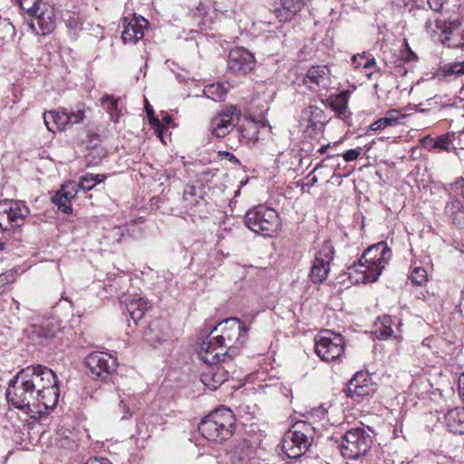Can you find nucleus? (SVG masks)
Returning <instances> with one entry per match:
<instances>
[{"label": "nucleus", "mask_w": 464, "mask_h": 464, "mask_svg": "<svg viewBox=\"0 0 464 464\" xmlns=\"http://www.w3.org/2000/svg\"><path fill=\"white\" fill-rule=\"evenodd\" d=\"M84 363L93 379L104 380L117 369L116 359L109 353L101 352L90 353Z\"/></svg>", "instance_id": "obj_10"}, {"label": "nucleus", "mask_w": 464, "mask_h": 464, "mask_svg": "<svg viewBox=\"0 0 464 464\" xmlns=\"http://www.w3.org/2000/svg\"><path fill=\"white\" fill-rule=\"evenodd\" d=\"M334 256V246L325 242L316 254L311 268L310 278L313 283L321 284L326 279Z\"/></svg>", "instance_id": "obj_16"}, {"label": "nucleus", "mask_w": 464, "mask_h": 464, "mask_svg": "<svg viewBox=\"0 0 464 464\" xmlns=\"http://www.w3.org/2000/svg\"><path fill=\"white\" fill-rule=\"evenodd\" d=\"M364 57H365L364 53L353 55V63L354 67L358 68L360 66H362V63H361V60L364 59Z\"/></svg>", "instance_id": "obj_52"}, {"label": "nucleus", "mask_w": 464, "mask_h": 464, "mask_svg": "<svg viewBox=\"0 0 464 464\" xmlns=\"http://www.w3.org/2000/svg\"><path fill=\"white\" fill-rule=\"evenodd\" d=\"M241 139L246 142L257 140V126L256 122L248 121L246 124L240 125L237 129Z\"/></svg>", "instance_id": "obj_33"}, {"label": "nucleus", "mask_w": 464, "mask_h": 464, "mask_svg": "<svg viewBox=\"0 0 464 464\" xmlns=\"http://www.w3.org/2000/svg\"><path fill=\"white\" fill-rule=\"evenodd\" d=\"M392 257V250L385 242H379L368 247L362 258L374 269L375 272L369 277L370 280H377L382 269Z\"/></svg>", "instance_id": "obj_14"}, {"label": "nucleus", "mask_w": 464, "mask_h": 464, "mask_svg": "<svg viewBox=\"0 0 464 464\" xmlns=\"http://www.w3.org/2000/svg\"><path fill=\"white\" fill-rule=\"evenodd\" d=\"M247 333L248 328L239 319H227L202 341L198 357L204 362H225L239 353L247 340Z\"/></svg>", "instance_id": "obj_2"}, {"label": "nucleus", "mask_w": 464, "mask_h": 464, "mask_svg": "<svg viewBox=\"0 0 464 464\" xmlns=\"http://www.w3.org/2000/svg\"><path fill=\"white\" fill-rule=\"evenodd\" d=\"M29 208L22 202L17 200L0 201V227L3 230H8L5 221L11 224V227L20 226L29 215Z\"/></svg>", "instance_id": "obj_13"}, {"label": "nucleus", "mask_w": 464, "mask_h": 464, "mask_svg": "<svg viewBox=\"0 0 464 464\" xmlns=\"http://www.w3.org/2000/svg\"><path fill=\"white\" fill-rule=\"evenodd\" d=\"M457 185H459L462 188V196L464 198V179L460 178L456 182Z\"/></svg>", "instance_id": "obj_59"}, {"label": "nucleus", "mask_w": 464, "mask_h": 464, "mask_svg": "<svg viewBox=\"0 0 464 464\" xmlns=\"http://www.w3.org/2000/svg\"><path fill=\"white\" fill-rule=\"evenodd\" d=\"M445 421L450 432L464 434V407L449 411L445 415Z\"/></svg>", "instance_id": "obj_26"}, {"label": "nucleus", "mask_w": 464, "mask_h": 464, "mask_svg": "<svg viewBox=\"0 0 464 464\" xmlns=\"http://www.w3.org/2000/svg\"><path fill=\"white\" fill-rule=\"evenodd\" d=\"M14 280V274L12 271L0 275V286L5 285Z\"/></svg>", "instance_id": "obj_48"}, {"label": "nucleus", "mask_w": 464, "mask_h": 464, "mask_svg": "<svg viewBox=\"0 0 464 464\" xmlns=\"http://www.w3.org/2000/svg\"><path fill=\"white\" fill-rule=\"evenodd\" d=\"M228 155L230 156V159H229V160H230L231 161H235V162H237V161H238V160H237V159L234 155H230L229 153H228Z\"/></svg>", "instance_id": "obj_62"}, {"label": "nucleus", "mask_w": 464, "mask_h": 464, "mask_svg": "<svg viewBox=\"0 0 464 464\" xmlns=\"http://www.w3.org/2000/svg\"><path fill=\"white\" fill-rule=\"evenodd\" d=\"M86 464H111V462L107 459L92 458L86 462Z\"/></svg>", "instance_id": "obj_51"}, {"label": "nucleus", "mask_w": 464, "mask_h": 464, "mask_svg": "<svg viewBox=\"0 0 464 464\" xmlns=\"http://www.w3.org/2000/svg\"><path fill=\"white\" fill-rule=\"evenodd\" d=\"M68 27H70L72 30H77L78 29V23L74 19H69L67 22Z\"/></svg>", "instance_id": "obj_55"}, {"label": "nucleus", "mask_w": 464, "mask_h": 464, "mask_svg": "<svg viewBox=\"0 0 464 464\" xmlns=\"http://www.w3.org/2000/svg\"><path fill=\"white\" fill-rule=\"evenodd\" d=\"M330 147L329 144L327 145H323L321 146V148L318 150V152H320L321 154H324L327 151V149Z\"/></svg>", "instance_id": "obj_60"}, {"label": "nucleus", "mask_w": 464, "mask_h": 464, "mask_svg": "<svg viewBox=\"0 0 464 464\" xmlns=\"http://www.w3.org/2000/svg\"><path fill=\"white\" fill-rule=\"evenodd\" d=\"M59 397L56 374L41 364L20 370L10 381L6 390V399L10 404L39 414L53 410Z\"/></svg>", "instance_id": "obj_1"}, {"label": "nucleus", "mask_w": 464, "mask_h": 464, "mask_svg": "<svg viewBox=\"0 0 464 464\" xmlns=\"http://www.w3.org/2000/svg\"><path fill=\"white\" fill-rule=\"evenodd\" d=\"M75 187H76V185L71 183V184L63 186L62 188L59 190L62 193V195L66 196L67 201H69L70 203H71V199H72L75 197V194H76Z\"/></svg>", "instance_id": "obj_45"}, {"label": "nucleus", "mask_w": 464, "mask_h": 464, "mask_svg": "<svg viewBox=\"0 0 464 464\" xmlns=\"http://www.w3.org/2000/svg\"><path fill=\"white\" fill-rule=\"evenodd\" d=\"M350 93L348 91H343L337 94L330 95L325 100H323V103L330 107L336 114L339 119L346 121L349 118L348 115V102Z\"/></svg>", "instance_id": "obj_23"}, {"label": "nucleus", "mask_w": 464, "mask_h": 464, "mask_svg": "<svg viewBox=\"0 0 464 464\" xmlns=\"http://www.w3.org/2000/svg\"><path fill=\"white\" fill-rule=\"evenodd\" d=\"M244 222L251 231L263 237H270L279 225L277 212L265 205H257L248 209Z\"/></svg>", "instance_id": "obj_4"}, {"label": "nucleus", "mask_w": 464, "mask_h": 464, "mask_svg": "<svg viewBox=\"0 0 464 464\" xmlns=\"http://www.w3.org/2000/svg\"><path fill=\"white\" fill-rule=\"evenodd\" d=\"M105 179L106 176L102 174L87 173L81 177L78 187L83 191H88L93 188L100 182L103 181Z\"/></svg>", "instance_id": "obj_32"}, {"label": "nucleus", "mask_w": 464, "mask_h": 464, "mask_svg": "<svg viewBox=\"0 0 464 464\" xmlns=\"http://www.w3.org/2000/svg\"><path fill=\"white\" fill-rule=\"evenodd\" d=\"M85 118L83 107H78L75 110L58 108L57 110L44 113V121L46 129L53 133L56 130L63 131L71 129L73 125L83 122Z\"/></svg>", "instance_id": "obj_5"}, {"label": "nucleus", "mask_w": 464, "mask_h": 464, "mask_svg": "<svg viewBox=\"0 0 464 464\" xmlns=\"http://www.w3.org/2000/svg\"><path fill=\"white\" fill-rule=\"evenodd\" d=\"M430 7L434 11H440L442 8V0H428Z\"/></svg>", "instance_id": "obj_50"}, {"label": "nucleus", "mask_w": 464, "mask_h": 464, "mask_svg": "<svg viewBox=\"0 0 464 464\" xmlns=\"http://www.w3.org/2000/svg\"><path fill=\"white\" fill-rule=\"evenodd\" d=\"M289 430L291 437L297 440L298 445L302 446L303 450H308L315 434V429L312 424L306 421H297Z\"/></svg>", "instance_id": "obj_22"}, {"label": "nucleus", "mask_w": 464, "mask_h": 464, "mask_svg": "<svg viewBox=\"0 0 464 464\" xmlns=\"http://www.w3.org/2000/svg\"><path fill=\"white\" fill-rule=\"evenodd\" d=\"M325 121L324 111L317 106L311 105L302 111L300 123L307 130L309 129L314 131L321 130Z\"/></svg>", "instance_id": "obj_20"}, {"label": "nucleus", "mask_w": 464, "mask_h": 464, "mask_svg": "<svg viewBox=\"0 0 464 464\" xmlns=\"http://www.w3.org/2000/svg\"><path fill=\"white\" fill-rule=\"evenodd\" d=\"M219 362H205L208 366L200 376L202 383L212 391L217 390L228 379V371Z\"/></svg>", "instance_id": "obj_19"}, {"label": "nucleus", "mask_w": 464, "mask_h": 464, "mask_svg": "<svg viewBox=\"0 0 464 464\" xmlns=\"http://www.w3.org/2000/svg\"><path fill=\"white\" fill-rule=\"evenodd\" d=\"M143 339L153 347L168 342L170 339L169 324L162 319L153 320L144 331Z\"/></svg>", "instance_id": "obj_18"}, {"label": "nucleus", "mask_w": 464, "mask_h": 464, "mask_svg": "<svg viewBox=\"0 0 464 464\" xmlns=\"http://www.w3.org/2000/svg\"><path fill=\"white\" fill-rule=\"evenodd\" d=\"M302 82L309 92L326 96L333 83L331 70L327 65H313L303 75Z\"/></svg>", "instance_id": "obj_9"}, {"label": "nucleus", "mask_w": 464, "mask_h": 464, "mask_svg": "<svg viewBox=\"0 0 464 464\" xmlns=\"http://www.w3.org/2000/svg\"><path fill=\"white\" fill-rule=\"evenodd\" d=\"M433 32L440 36L443 45L450 48H460L464 51V25L459 18L445 21L436 19Z\"/></svg>", "instance_id": "obj_8"}, {"label": "nucleus", "mask_w": 464, "mask_h": 464, "mask_svg": "<svg viewBox=\"0 0 464 464\" xmlns=\"http://www.w3.org/2000/svg\"><path fill=\"white\" fill-rule=\"evenodd\" d=\"M278 16L284 20H289L295 15L304 6L303 0H279Z\"/></svg>", "instance_id": "obj_29"}, {"label": "nucleus", "mask_w": 464, "mask_h": 464, "mask_svg": "<svg viewBox=\"0 0 464 464\" xmlns=\"http://www.w3.org/2000/svg\"><path fill=\"white\" fill-rule=\"evenodd\" d=\"M361 154V149H352V150H348L344 154H343V160L345 161H353V160H355Z\"/></svg>", "instance_id": "obj_46"}, {"label": "nucleus", "mask_w": 464, "mask_h": 464, "mask_svg": "<svg viewBox=\"0 0 464 464\" xmlns=\"http://www.w3.org/2000/svg\"><path fill=\"white\" fill-rule=\"evenodd\" d=\"M227 92V88L225 87L224 83H213L206 86L204 90L205 95L213 100V101H220L224 99Z\"/></svg>", "instance_id": "obj_34"}, {"label": "nucleus", "mask_w": 464, "mask_h": 464, "mask_svg": "<svg viewBox=\"0 0 464 464\" xmlns=\"http://www.w3.org/2000/svg\"><path fill=\"white\" fill-rule=\"evenodd\" d=\"M146 102V112L148 119L152 125H160V121L154 117V111L151 106L149 105L148 101L145 100Z\"/></svg>", "instance_id": "obj_47"}, {"label": "nucleus", "mask_w": 464, "mask_h": 464, "mask_svg": "<svg viewBox=\"0 0 464 464\" xmlns=\"http://www.w3.org/2000/svg\"><path fill=\"white\" fill-rule=\"evenodd\" d=\"M126 230V228L122 227H115L113 228V231L112 233L115 235V236H120V237H123L124 236V231Z\"/></svg>", "instance_id": "obj_54"}, {"label": "nucleus", "mask_w": 464, "mask_h": 464, "mask_svg": "<svg viewBox=\"0 0 464 464\" xmlns=\"http://www.w3.org/2000/svg\"><path fill=\"white\" fill-rule=\"evenodd\" d=\"M53 335H54V333H53V332L49 331V330H48V331H44V330L43 329V336H44V338H52Z\"/></svg>", "instance_id": "obj_58"}, {"label": "nucleus", "mask_w": 464, "mask_h": 464, "mask_svg": "<svg viewBox=\"0 0 464 464\" xmlns=\"http://www.w3.org/2000/svg\"><path fill=\"white\" fill-rule=\"evenodd\" d=\"M234 427L232 411L222 407L206 416L198 424V430L208 440L221 443L232 436Z\"/></svg>", "instance_id": "obj_3"}, {"label": "nucleus", "mask_w": 464, "mask_h": 464, "mask_svg": "<svg viewBox=\"0 0 464 464\" xmlns=\"http://www.w3.org/2000/svg\"><path fill=\"white\" fill-rule=\"evenodd\" d=\"M314 350L323 361H334L343 353V337L329 330L323 331L314 339Z\"/></svg>", "instance_id": "obj_7"}, {"label": "nucleus", "mask_w": 464, "mask_h": 464, "mask_svg": "<svg viewBox=\"0 0 464 464\" xmlns=\"http://www.w3.org/2000/svg\"><path fill=\"white\" fill-rule=\"evenodd\" d=\"M402 114H400L396 110H390L384 118H391L394 120V125L397 124L400 118H403Z\"/></svg>", "instance_id": "obj_49"}, {"label": "nucleus", "mask_w": 464, "mask_h": 464, "mask_svg": "<svg viewBox=\"0 0 464 464\" xmlns=\"http://www.w3.org/2000/svg\"><path fill=\"white\" fill-rule=\"evenodd\" d=\"M52 201L54 205L57 206L58 209L63 213H72V208L71 203L67 201L66 196L62 195L60 191H57L56 194L52 198Z\"/></svg>", "instance_id": "obj_37"}, {"label": "nucleus", "mask_w": 464, "mask_h": 464, "mask_svg": "<svg viewBox=\"0 0 464 464\" xmlns=\"http://www.w3.org/2000/svg\"><path fill=\"white\" fill-rule=\"evenodd\" d=\"M450 143V140L449 135H441L435 140L433 149H439L440 150L449 151Z\"/></svg>", "instance_id": "obj_44"}, {"label": "nucleus", "mask_w": 464, "mask_h": 464, "mask_svg": "<svg viewBox=\"0 0 464 464\" xmlns=\"http://www.w3.org/2000/svg\"><path fill=\"white\" fill-rule=\"evenodd\" d=\"M115 413L120 416L121 420H129L131 418L132 412L130 411L129 402L125 398L120 397Z\"/></svg>", "instance_id": "obj_39"}, {"label": "nucleus", "mask_w": 464, "mask_h": 464, "mask_svg": "<svg viewBox=\"0 0 464 464\" xmlns=\"http://www.w3.org/2000/svg\"><path fill=\"white\" fill-rule=\"evenodd\" d=\"M298 444L297 440L291 437L290 430H288L282 440V450L289 459H297L307 451Z\"/></svg>", "instance_id": "obj_28"}, {"label": "nucleus", "mask_w": 464, "mask_h": 464, "mask_svg": "<svg viewBox=\"0 0 464 464\" xmlns=\"http://www.w3.org/2000/svg\"><path fill=\"white\" fill-rule=\"evenodd\" d=\"M21 8L26 11L30 15L33 13H37V10L44 5L45 3L40 0H16Z\"/></svg>", "instance_id": "obj_38"}, {"label": "nucleus", "mask_w": 464, "mask_h": 464, "mask_svg": "<svg viewBox=\"0 0 464 464\" xmlns=\"http://www.w3.org/2000/svg\"><path fill=\"white\" fill-rule=\"evenodd\" d=\"M31 16L33 19L28 26L34 34L46 35L54 29V12L47 4L42 5L37 13H33Z\"/></svg>", "instance_id": "obj_17"}, {"label": "nucleus", "mask_w": 464, "mask_h": 464, "mask_svg": "<svg viewBox=\"0 0 464 464\" xmlns=\"http://www.w3.org/2000/svg\"><path fill=\"white\" fill-rule=\"evenodd\" d=\"M377 391V384L372 382L368 374L358 372L350 380L345 392L347 397L360 403L372 398Z\"/></svg>", "instance_id": "obj_12"}, {"label": "nucleus", "mask_w": 464, "mask_h": 464, "mask_svg": "<svg viewBox=\"0 0 464 464\" xmlns=\"http://www.w3.org/2000/svg\"><path fill=\"white\" fill-rule=\"evenodd\" d=\"M251 449L247 441L244 440L237 445L231 453V464H250Z\"/></svg>", "instance_id": "obj_30"}, {"label": "nucleus", "mask_w": 464, "mask_h": 464, "mask_svg": "<svg viewBox=\"0 0 464 464\" xmlns=\"http://www.w3.org/2000/svg\"><path fill=\"white\" fill-rule=\"evenodd\" d=\"M123 303L125 304V309L135 323L140 320L150 308L149 302L141 297L130 300L125 299Z\"/></svg>", "instance_id": "obj_27"}, {"label": "nucleus", "mask_w": 464, "mask_h": 464, "mask_svg": "<svg viewBox=\"0 0 464 464\" xmlns=\"http://www.w3.org/2000/svg\"><path fill=\"white\" fill-rule=\"evenodd\" d=\"M389 126H394V120L383 117L372 123L369 129L372 130H381Z\"/></svg>", "instance_id": "obj_42"}, {"label": "nucleus", "mask_w": 464, "mask_h": 464, "mask_svg": "<svg viewBox=\"0 0 464 464\" xmlns=\"http://www.w3.org/2000/svg\"><path fill=\"white\" fill-rule=\"evenodd\" d=\"M241 111L236 106H226L210 121L209 129L218 138L227 135L238 123Z\"/></svg>", "instance_id": "obj_11"}, {"label": "nucleus", "mask_w": 464, "mask_h": 464, "mask_svg": "<svg viewBox=\"0 0 464 464\" xmlns=\"http://www.w3.org/2000/svg\"><path fill=\"white\" fill-rule=\"evenodd\" d=\"M148 21L143 17L134 16L130 22L123 19V31L121 33V39L125 44L137 43L144 35V29L147 28Z\"/></svg>", "instance_id": "obj_21"}, {"label": "nucleus", "mask_w": 464, "mask_h": 464, "mask_svg": "<svg viewBox=\"0 0 464 464\" xmlns=\"http://www.w3.org/2000/svg\"><path fill=\"white\" fill-rule=\"evenodd\" d=\"M4 246L5 244L3 242L0 241V250H3L4 249Z\"/></svg>", "instance_id": "obj_64"}, {"label": "nucleus", "mask_w": 464, "mask_h": 464, "mask_svg": "<svg viewBox=\"0 0 464 464\" xmlns=\"http://www.w3.org/2000/svg\"><path fill=\"white\" fill-rule=\"evenodd\" d=\"M206 187L201 180L188 184L183 191V199L188 206H198L205 203Z\"/></svg>", "instance_id": "obj_25"}, {"label": "nucleus", "mask_w": 464, "mask_h": 464, "mask_svg": "<svg viewBox=\"0 0 464 464\" xmlns=\"http://www.w3.org/2000/svg\"><path fill=\"white\" fill-rule=\"evenodd\" d=\"M464 74V62L447 63L441 66L438 72L437 76H446V75H461Z\"/></svg>", "instance_id": "obj_35"}, {"label": "nucleus", "mask_w": 464, "mask_h": 464, "mask_svg": "<svg viewBox=\"0 0 464 464\" xmlns=\"http://www.w3.org/2000/svg\"><path fill=\"white\" fill-rule=\"evenodd\" d=\"M459 393L464 401V376H463V380L459 381Z\"/></svg>", "instance_id": "obj_57"}, {"label": "nucleus", "mask_w": 464, "mask_h": 464, "mask_svg": "<svg viewBox=\"0 0 464 464\" xmlns=\"http://www.w3.org/2000/svg\"><path fill=\"white\" fill-rule=\"evenodd\" d=\"M328 407L325 404H322L318 407L313 408L310 411V415L313 419L323 420L327 419Z\"/></svg>", "instance_id": "obj_43"}, {"label": "nucleus", "mask_w": 464, "mask_h": 464, "mask_svg": "<svg viewBox=\"0 0 464 464\" xmlns=\"http://www.w3.org/2000/svg\"><path fill=\"white\" fill-rule=\"evenodd\" d=\"M227 70L235 75H246L256 65L255 56L244 47L231 49L227 55Z\"/></svg>", "instance_id": "obj_15"}, {"label": "nucleus", "mask_w": 464, "mask_h": 464, "mask_svg": "<svg viewBox=\"0 0 464 464\" xmlns=\"http://www.w3.org/2000/svg\"><path fill=\"white\" fill-rule=\"evenodd\" d=\"M364 59L366 60L364 63H362V67L363 68H371L372 66H374L376 64V62H375V59L374 57L371 56V57H364Z\"/></svg>", "instance_id": "obj_53"}, {"label": "nucleus", "mask_w": 464, "mask_h": 464, "mask_svg": "<svg viewBox=\"0 0 464 464\" xmlns=\"http://www.w3.org/2000/svg\"><path fill=\"white\" fill-rule=\"evenodd\" d=\"M411 281L416 285H423L427 280V272L422 267H415L411 274Z\"/></svg>", "instance_id": "obj_40"}, {"label": "nucleus", "mask_w": 464, "mask_h": 464, "mask_svg": "<svg viewBox=\"0 0 464 464\" xmlns=\"http://www.w3.org/2000/svg\"><path fill=\"white\" fill-rule=\"evenodd\" d=\"M101 101L102 103L105 106L106 111L111 114L112 119L115 117V115L116 117H118V101L114 100L112 97L109 95H104Z\"/></svg>", "instance_id": "obj_41"}, {"label": "nucleus", "mask_w": 464, "mask_h": 464, "mask_svg": "<svg viewBox=\"0 0 464 464\" xmlns=\"http://www.w3.org/2000/svg\"><path fill=\"white\" fill-rule=\"evenodd\" d=\"M445 211L454 224L461 225L464 223V206L459 199L455 198L448 203Z\"/></svg>", "instance_id": "obj_31"}, {"label": "nucleus", "mask_w": 464, "mask_h": 464, "mask_svg": "<svg viewBox=\"0 0 464 464\" xmlns=\"http://www.w3.org/2000/svg\"><path fill=\"white\" fill-rule=\"evenodd\" d=\"M316 182H317V178H316V177H314V178L312 179V180H311L310 186L314 185Z\"/></svg>", "instance_id": "obj_61"}, {"label": "nucleus", "mask_w": 464, "mask_h": 464, "mask_svg": "<svg viewBox=\"0 0 464 464\" xmlns=\"http://www.w3.org/2000/svg\"><path fill=\"white\" fill-rule=\"evenodd\" d=\"M392 318L388 315L381 319L382 326L375 330V334L378 339L387 340L393 334V330L391 327Z\"/></svg>", "instance_id": "obj_36"}, {"label": "nucleus", "mask_w": 464, "mask_h": 464, "mask_svg": "<svg viewBox=\"0 0 464 464\" xmlns=\"http://www.w3.org/2000/svg\"><path fill=\"white\" fill-rule=\"evenodd\" d=\"M372 437L362 429H352L343 436L341 454L347 459H358L372 447Z\"/></svg>", "instance_id": "obj_6"}, {"label": "nucleus", "mask_w": 464, "mask_h": 464, "mask_svg": "<svg viewBox=\"0 0 464 464\" xmlns=\"http://www.w3.org/2000/svg\"><path fill=\"white\" fill-rule=\"evenodd\" d=\"M416 55L415 53L411 51V50H408L407 53H406V55H405V59L407 61H411V60H413V59H416Z\"/></svg>", "instance_id": "obj_56"}, {"label": "nucleus", "mask_w": 464, "mask_h": 464, "mask_svg": "<svg viewBox=\"0 0 464 464\" xmlns=\"http://www.w3.org/2000/svg\"><path fill=\"white\" fill-rule=\"evenodd\" d=\"M164 121L169 123L170 121V116H165Z\"/></svg>", "instance_id": "obj_63"}, {"label": "nucleus", "mask_w": 464, "mask_h": 464, "mask_svg": "<svg viewBox=\"0 0 464 464\" xmlns=\"http://www.w3.org/2000/svg\"><path fill=\"white\" fill-rule=\"evenodd\" d=\"M373 272L375 271L371 265L367 264L362 257L359 259L358 263H353L347 267L349 278L356 284L375 282L376 280L369 279Z\"/></svg>", "instance_id": "obj_24"}]
</instances>
